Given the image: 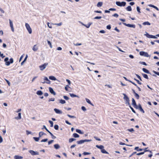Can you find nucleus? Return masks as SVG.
<instances>
[{"instance_id":"f257e3e1","label":"nucleus","mask_w":159,"mask_h":159,"mask_svg":"<svg viewBox=\"0 0 159 159\" xmlns=\"http://www.w3.org/2000/svg\"><path fill=\"white\" fill-rule=\"evenodd\" d=\"M9 58L8 57L5 58L4 61L5 62V64L7 66H9L11 64L13 63L14 60L13 58H11L10 59L9 61H8Z\"/></svg>"},{"instance_id":"f03ea898","label":"nucleus","mask_w":159,"mask_h":159,"mask_svg":"<svg viewBox=\"0 0 159 159\" xmlns=\"http://www.w3.org/2000/svg\"><path fill=\"white\" fill-rule=\"evenodd\" d=\"M123 95H124V99L125 101V103L126 104H128V106L130 105V104L129 103V99L125 93H123Z\"/></svg>"},{"instance_id":"7ed1b4c3","label":"nucleus","mask_w":159,"mask_h":159,"mask_svg":"<svg viewBox=\"0 0 159 159\" xmlns=\"http://www.w3.org/2000/svg\"><path fill=\"white\" fill-rule=\"evenodd\" d=\"M116 3L117 5L120 7H124L126 4V2L123 1L121 2H120L119 1H116Z\"/></svg>"},{"instance_id":"20e7f679","label":"nucleus","mask_w":159,"mask_h":159,"mask_svg":"<svg viewBox=\"0 0 159 159\" xmlns=\"http://www.w3.org/2000/svg\"><path fill=\"white\" fill-rule=\"evenodd\" d=\"M92 141L91 139H84V140H81L77 142V143L78 144H81L85 142H89Z\"/></svg>"},{"instance_id":"39448f33","label":"nucleus","mask_w":159,"mask_h":159,"mask_svg":"<svg viewBox=\"0 0 159 159\" xmlns=\"http://www.w3.org/2000/svg\"><path fill=\"white\" fill-rule=\"evenodd\" d=\"M139 54L141 56H143L145 57H149L150 56L148 55V53L144 51H141L139 52Z\"/></svg>"},{"instance_id":"423d86ee","label":"nucleus","mask_w":159,"mask_h":159,"mask_svg":"<svg viewBox=\"0 0 159 159\" xmlns=\"http://www.w3.org/2000/svg\"><path fill=\"white\" fill-rule=\"evenodd\" d=\"M25 26L27 30L28 31L29 33L30 34H31L32 32V29L29 24L27 23H26L25 24Z\"/></svg>"},{"instance_id":"0eeeda50","label":"nucleus","mask_w":159,"mask_h":159,"mask_svg":"<svg viewBox=\"0 0 159 159\" xmlns=\"http://www.w3.org/2000/svg\"><path fill=\"white\" fill-rule=\"evenodd\" d=\"M48 64V63H45L43 64L40 66L39 67L40 70L42 71L43 70L46 68Z\"/></svg>"},{"instance_id":"6e6552de","label":"nucleus","mask_w":159,"mask_h":159,"mask_svg":"<svg viewBox=\"0 0 159 159\" xmlns=\"http://www.w3.org/2000/svg\"><path fill=\"white\" fill-rule=\"evenodd\" d=\"M29 152L32 156L39 155V154L38 152L37 151H34L32 150H30Z\"/></svg>"},{"instance_id":"1a4fd4ad","label":"nucleus","mask_w":159,"mask_h":159,"mask_svg":"<svg viewBox=\"0 0 159 159\" xmlns=\"http://www.w3.org/2000/svg\"><path fill=\"white\" fill-rule=\"evenodd\" d=\"M146 36L149 38H153V39H157V38L154 35L149 34L148 33H146L144 34Z\"/></svg>"},{"instance_id":"9d476101","label":"nucleus","mask_w":159,"mask_h":159,"mask_svg":"<svg viewBox=\"0 0 159 159\" xmlns=\"http://www.w3.org/2000/svg\"><path fill=\"white\" fill-rule=\"evenodd\" d=\"M123 24L125 26L128 27L133 28H135V25L134 24H127L125 23H123Z\"/></svg>"},{"instance_id":"9b49d317","label":"nucleus","mask_w":159,"mask_h":159,"mask_svg":"<svg viewBox=\"0 0 159 159\" xmlns=\"http://www.w3.org/2000/svg\"><path fill=\"white\" fill-rule=\"evenodd\" d=\"M48 89H49V92L51 94H52L53 95H54V96L56 95V93L54 91L53 89L52 88H51V87H49Z\"/></svg>"},{"instance_id":"f8f14e48","label":"nucleus","mask_w":159,"mask_h":159,"mask_svg":"<svg viewBox=\"0 0 159 159\" xmlns=\"http://www.w3.org/2000/svg\"><path fill=\"white\" fill-rule=\"evenodd\" d=\"M9 23H10V25L11 28V30L13 32H14V27H13V26L12 21L10 19H9Z\"/></svg>"},{"instance_id":"ddd939ff","label":"nucleus","mask_w":159,"mask_h":159,"mask_svg":"<svg viewBox=\"0 0 159 159\" xmlns=\"http://www.w3.org/2000/svg\"><path fill=\"white\" fill-rule=\"evenodd\" d=\"M138 109L141 112L143 113H144L145 112L144 111L142 108V106L140 104H138Z\"/></svg>"},{"instance_id":"4468645a","label":"nucleus","mask_w":159,"mask_h":159,"mask_svg":"<svg viewBox=\"0 0 159 159\" xmlns=\"http://www.w3.org/2000/svg\"><path fill=\"white\" fill-rule=\"evenodd\" d=\"M54 110L57 114H61L62 113V111L59 109L57 108H55L54 109Z\"/></svg>"},{"instance_id":"2eb2a0df","label":"nucleus","mask_w":159,"mask_h":159,"mask_svg":"<svg viewBox=\"0 0 159 159\" xmlns=\"http://www.w3.org/2000/svg\"><path fill=\"white\" fill-rule=\"evenodd\" d=\"M142 70L144 72L146 73L150 74V75L151 74L150 72L147 69L145 68H143L142 69Z\"/></svg>"},{"instance_id":"dca6fc26","label":"nucleus","mask_w":159,"mask_h":159,"mask_svg":"<svg viewBox=\"0 0 159 159\" xmlns=\"http://www.w3.org/2000/svg\"><path fill=\"white\" fill-rule=\"evenodd\" d=\"M38 49V47L37 46V44H35L34 45L33 48H32V50L34 52L36 51Z\"/></svg>"},{"instance_id":"f3484780","label":"nucleus","mask_w":159,"mask_h":159,"mask_svg":"<svg viewBox=\"0 0 159 159\" xmlns=\"http://www.w3.org/2000/svg\"><path fill=\"white\" fill-rule=\"evenodd\" d=\"M44 79L46 81V82L47 84H50L51 81L48 79V78L47 77H44Z\"/></svg>"},{"instance_id":"a211bd4d","label":"nucleus","mask_w":159,"mask_h":159,"mask_svg":"<svg viewBox=\"0 0 159 159\" xmlns=\"http://www.w3.org/2000/svg\"><path fill=\"white\" fill-rule=\"evenodd\" d=\"M49 79H50L51 80H52L55 81V80H57V79H56V78L53 76H49Z\"/></svg>"},{"instance_id":"6ab92c4d","label":"nucleus","mask_w":159,"mask_h":159,"mask_svg":"<svg viewBox=\"0 0 159 159\" xmlns=\"http://www.w3.org/2000/svg\"><path fill=\"white\" fill-rule=\"evenodd\" d=\"M23 157L21 156H19V155H15L14 157V158L15 159H21L23 158Z\"/></svg>"},{"instance_id":"aec40b11","label":"nucleus","mask_w":159,"mask_h":159,"mask_svg":"<svg viewBox=\"0 0 159 159\" xmlns=\"http://www.w3.org/2000/svg\"><path fill=\"white\" fill-rule=\"evenodd\" d=\"M70 95V96L72 97V98H74V97H77L78 98H79V97L78 95H75L73 93H70L69 94Z\"/></svg>"},{"instance_id":"412c9836","label":"nucleus","mask_w":159,"mask_h":159,"mask_svg":"<svg viewBox=\"0 0 159 159\" xmlns=\"http://www.w3.org/2000/svg\"><path fill=\"white\" fill-rule=\"evenodd\" d=\"M36 94L38 95H41L43 94V92L41 90H38L36 92Z\"/></svg>"},{"instance_id":"4be33fe9","label":"nucleus","mask_w":159,"mask_h":159,"mask_svg":"<svg viewBox=\"0 0 159 159\" xmlns=\"http://www.w3.org/2000/svg\"><path fill=\"white\" fill-rule=\"evenodd\" d=\"M96 147L97 148H98L101 149V150L102 149L104 148V146L103 145H96Z\"/></svg>"},{"instance_id":"5701e85b","label":"nucleus","mask_w":159,"mask_h":159,"mask_svg":"<svg viewBox=\"0 0 159 159\" xmlns=\"http://www.w3.org/2000/svg\"><path fill=\"white\" fill-rule=\"evenodd\" d=\"M134 150H137V151H141L143 150V149L139 148L138 147H136L135 148Z\"/></svg>"},{"instance_id":"b1692460","label":"nucleus","mask_w":159,"mask_h":159,"mask_svg":"<svg viewBox=\"0 0 159 159\" xmlns=\"http://www.w3.org/2000/svg\"><path fill=\"white\" fill-rule=\"evenodd\" d=\"M54 148L55 149H58L60 148V146L58 144H56L54 145Z\"/></svg>"},{"instance_id":"393cba45","label":"nucleus","mask_w":159,"mask_h":159,"mask_svg":"<svg viewBox=\"0 0 159 159\" xmlns=\"http://www.w3.org/2000/svg\"><path fill=\"white\" fill-rule=\"evenodd\" d=\"M101 152L103 153L109 154V153L106 151L105 149H103V148L101 150Z\"/></svg>"},{"instance_id":"a878e982","label":"nucleus","mask_w":159,"mask_h":159,"mask_svg":"<svg viewBox=\"0 0 159 159\" xmlns=\"http://www.w3.org/2000/svg\"><path fill=\"white\" fill-rule=\"evenodd\" d=\"M85 100H86V102L89 104L93 106V105L91 102V101H90V100L87 98H85Z\"/></svg>"},{"instance_id":"bb28decb","label":"nucleus","mask_w":159,"mask_h":159,"mask_svg":"<svg viewBox=\"0 0 159 159\" xmlns=\"http://www.w3.org/2000/svg\"><path fill=\"white\" fill-rule=\"evenodd\" d=\"M44 135H45L46 134L43 132H40L39 133V137L40 138Z\"/></svg>"},{"instance_id":"cd10ccee","label":"nucleus","mask_w":159,"mask_h":159,"mask_svg":"<svg viewBox=\"0 0 159 159\" xmlns=\"http://www.w3.org/2000/svg\"><path fill=\"white\" fill-rule=\"evenodd\" d=\"M76 131L80 134H84L83 132H82L80 129H76Z\"/></svg>"},{"instance_id":"c85d7f7f","label":"nucleus","mask_w":159,"mask_h":159,"mask_svg":"<svg viewBox=\"0 0 159 159\" xmlns=\"http://www.w3.org/2000/svg\"><path fill=\"white\" fill-rule=\"evenodd\" d=\"M132 104L134 106H136V102H135V101L134 99V98H132Z\"/></svg>"},{"instance_id":"c756f323","label":"nucleus","mask_w":159,"mask_h":159,"mask_svg":"<svg viewBox=\"0 0 159 159\" xmlns=\"http://www.w3.org/2000/svg\"><path fill=\"white\" fill-rule=\"evenodd\" d=\"M92 24L93 23L92 22H89L87 25H85V26L87 28H88L90 27V25Z\"/></svg>"},{"instance_id":"7c9ffc66","label":"nucleus","mask_w":159,"mask_h":159,"mask_svg":"<svg viewBox=\"0 0 159 159\" xmlns=\"http://www.w3.org/2000/svg\"><path fill=\"white\" fill-rule=\"evenodd\" d=\"M16 119L18 120L21 119V114L20 113H19L18 114V116L15 118Z\"/></svg>"},{"instance_id":"2f4dec72","label":"nucleus","mask_w":159,"mask_h":159,"mask_svg":"<svg viewBox=\"0 0 159 159\" xmlns=\"http://www.w3.org/2000/svg\"><path fill=\"white\" fill-rule=\"evenodd\" d=\"M148 148L147 147V148H145L144 149H143V150L144 151L143 152H150L151 153H152V151H151L148 150H147V149Z\"/></svg>"},{"instance_id":"473e14b6","label":"nucleus","mask_w":159,"mask_h":159,"mask_svg":"<svg viewBox=\"0 0 159 159\" xmlns=\"http://www.w3.org/2000/svg\"><path fill=\"white\" fill-rule=\"evenodd\" d=\"M126 9L128 11H131L132 10V8L130 6H129L126 7Z\"/></svg>"},{"instance_id":"72a5a7b5","label":"nucleus","mask_w":159,"mask_h":159,"mask_svg":"<svg viewBox=\"0 0 159 159\" xmlns=\"http://www.w3.org/2000/svg\"><path fill=\"white\" fill-rule=\"evenodd\" d=\"M103 3L102 2H99L97 4V6L98 7H101Z\"/></svg>"},{"instance_id":"f704fd0d","label":"nucleus","mask_w":159,"mask_h":159,"mask_svg":"<svg viewBox=\"0 0 159 159\" xmlns=\"http://www.w3.org/2000/svg\"><path fill=\"white\" fill-rule=\"evenodd\" d=\"M73 136L75 138H79V135L76 133H74L73 134Z\"/></svg>"},{"instance_id":"c9c22d12","label":"nucleus","mask_w":159,"mask_h":159,"mask_svg":"<svg viewBox=\"0 0 159 159\" xmlns=\"http://www.w3.org/2000/svg\"><path fill=\"white\" fill-rule=\"evenodd\" d=\"M142 74L144 78L147 79H148V77L147 75L144 73H142Z\"/></svg>"},{"instance_id":"e433bc0d","label":"nucleus","mask_w":159,"mask_h":159,"mask_svg":"<svg viewBox=\"0 0 159 159\" xmlns=\"http://www.w3.org/2000/svg\"><path fill=\"white\" fill-rule=\"evenodd\" d=\"M51 136H52V139H55L56 138V137L54 136L50 131L48 132Z\"/></svg>"},{"instance_id":"4c0bfd02","label":"nucleus","mask_w":159,"mask_h":159,"mask_svg":"<svg viewBox=\"0 0 159 159\" xmlns=\"http://www.w3.org/2000/svg\"><path fill=\"white\" fill-rule=\"evenodd\" d=\"M59 102L61 104H64L66 103V101L63 99L59 100Z\"/></svg>"},{"instance_id":"58836bf2","label":"nucleus","mask_w":159,"mask_h":159,"mask_svg":"<svg viewBox=\"0 0 159 159\" xmlns=\"http://www.w3.org/2000/svg\"><path fill=\"white\" fill-rule=\"evenodd\" d=\"M143 25H151V24L150 23H149L148 21H146V22H143Z\"/></svg>"},{"instance_id":"ea45409f","label":"nucleus","mask_w":159,"mask_h":159,"mask_svg":"<svg viewBox=\"0 0 159 159\" xmlns=\"http://www.w3.org/2000/svg\"><path fill=\"white\" fill-rule=\"evenodd\" d=\"M39 137H34L33 139L35 140V141L36 142H38L39 141Z\"/></svg>"},{"instance_id":"a19ab883","label":"nucleus","mask_w":159,"mask_h":159,"mask_svg":"<svg viewBox=\"0 0 159 159\" xmlns=\"http://www.w3.org/2000/svg\"><path fill=\"white\" fill-rule=\"evenodd\" d=\"M129 107L131 109V110L132 112L134 113H136V112L134 110L133 108L132 107H131L130 104V105H129Z\"/></svg>"},{"instance_id":"79ce46f5","label":"nucleus","mask_w":159,"mask_h":159,"mask_svg":"<svg viewBox=\"0 0 159 159\" xmlns=\"http://www.w3.org/2000/svg\"><path fill=\"white\" fill-rule=\"evenodd\" d=\"M134 96L137 99H139V96L138 93H135V94H134Z\"/></svg>"},{"instance_id":"37998d69","label":"nucleus","mask_w":159,"mask_h":159,"mask_svg":"<svg viewBox=\"0 0 159 159\" xmlns=\"http://www.w3.org/2000/svg\"><path fill=\"white\" fill-rule=\"evenodd\" d=\"M47 41L48 44L49 45L50 47L52 48V45L51 42L48 40H47Z\"/></svg>"},{"instance_id":"c03bdc74","label":"nucleus","mask_w":159,"mask_h":159,"mask_svg":"<svg viewBox=\"0 0 159 159\" xmlns=\"http://www.w3.org/2000/svg\"><path fill=\"white\" fill-rule=\"evenodd\" d=\"M67 116L69 117L70 118H76V117L73 116H71L69 114H67Z\"/></svg>"},{"instance_id":"a18cd8bd","label":"nucleus","mask_w":159,"mask_h":159,"mask_svg":"<svg viewBox=\"0 0 159 159\" xmlns=\"http://www.w3.org/2000/svg\"><path fill=\"white\" fill-rule=\"evenodd\" d=\"M49 122L50 124L51 127H52L53 126V122L52 121L50 120H49Z\"/></svg>"},{"instance_id":"49530a36","label":"nucleus","mask_w":159,"mask_h":159,"mask_svg":"<svg viewBox=\"0 0 159 159\" xmlns=\"http://www.w3.org/2000/svg\"><path fill=\"white\" fill-rule=\"evenodd\" d=\"M139 63L145 66H147V65L145 62L143 61H140Z\"/></svg>"},{"instance_id":"de8ad7c7","label":"nucleus","mask_w":159,"mask_h":159,"mask_svg":"<svg viewBox=\"0 0 159 159\" xmlns=\"http://www.w3.org/2000/svg\"><path fill=\"white\" fill-rule=\"evenodd\" d=\"M54 128L56 129V130H58V128H59V126L58 125H54Z\"/></svg>"},{"instance_id":"09e8293b","label":"nucleus","mask_w":159,"mask_h":159,"mask_svg":"<svg viewBox=\"0 0 159 159\" xmlns=\"http://www.w3.org/2000/svg\"><path fill=\"white\" fill-rule=\"evenodd\" d=\"M45 129V130L48 132L49 131L47 129L46 126L44 125H43V128H42V129Z\"/></svg>"},{"instance_id":"8fccbe9b","label":"nucleus","mask_w":159,"mask_h":159,"mask_svg":"<svg viewBox=\"0 0 159 159\" xmlns=\"http://www.w3.org/2000/svg\"><path fill=\"white\" fill-rule=\"evenodd\" d=\"M52 24L53 25H57L58 26H60L62 25V22H60L59 23Z\"/></svg>"},{"instance_id":"3c124183","label":"nucleus","mask_w":159,"mask_h":159,"mask_svg":"<svg viewBox=\"0 0 159 159\" xmlns=\"http://www.w3.org/2000/svg\"><path fill=\"white\" fill-rule=\"evenodd\" d=\"M136 9L137 11L139 13H140L141 12L140 11V8L139 6H137L136 7Z\"/></svg>"},{"instance_id":"603ef678","label":"nucleus","mask_w":159,"mask_h":159,"mask_svg":"<svg viewBox=\"0 0 159 159\" xmlns=\"http://www.w3.org/2000/svg\"><path fill=\"white\" fill-rule=\"evenodd\" d=\"M134 80L136 81H137V83L139 84H142V83L141 82H140L138 80H137V79H136V78H134Z\"/></svg>"},{"instance_id":"864d4df0","label":"nucleus","mask_w":159,"mask_h":159,"mask_svg":"<svg viewBox=\"0 0 159 159\" xmlns=\"http://www.w3.org/2000/svg\"><path fill=\"white\" fill-rule=\"evenodd\" d=\"M136 75V76L141 81H142V79L141 78V77L139 75H138V74H135Z\"/></svg>"},{"instance_id":"5fc2aeb1","label":"nucleus","mask_w":159,"mask_h":159,"mask_svg":"<svg viewBox=\"0 0 159 159\" xmlns=\"http://www.w3.org/2000/svg\"><path fill=\"white\" fill-rule=\"evenodd\" d=\"M63 97L66 100L69 99V98L66 96H63Z\"/></svg>"},{"instance_id":"6e6d98bb","label":"nucleus","mask_w":159,"mask_h":159,"mask_svg":"<svg viewBox=\"0 0 159 159\" xmlns=\"http://www.w3.org/2000/svg\"><path fill=\"white\" fill-rule=\"evenodd\" d=\"M101 18H102V17L101 16H96V17H95L94 18V19H101Z\"/></svg>"},{"instance_id":"4d7b16f0","label":"nucleus","mask_w":159,"mask_h":159,"mask_svg":"<svg viewBox=\"0 0 159 159\" xmlns=\"http://www.w3.org/2000/svg\"><path fill=\"white\" fill-rule=\"evenodd\" d=\"M81 109L84 111H85L86 110L85 107L84 106H82L81 107Z\"/></svg>"},{"instance_id":"13d9d810","label":"nucleus","mask_w":159,"mask_h":159,"mask_svg":"<svg viewBox=\"0 0 159 159\" xmlns=\"http://www.w3.org/2000/svg\"><path fill=\"white\" fill-rule=\"evenodd\" d=\"M48 140V139H43L41 141V142H47Z\"/></svg>"},{"instance_id":"bf43d9fd","label":"nucleus","mask_w":159,"mask_h":159,"mask_svg":"<svg viewBox=\"0 0 159 159\" xmlns=\"http://www.w3.org/2000/svg\"><path fill=\"white\" fill-rule=\"evenodd\" d=\"M112 16L117 18L118 17L119 15L115 13L112 15Z\"/></svg>"},{"instance_id":"052dcab7","label":"nucleus","mask_w":159,"mask_h":159,"mask_svg":"<svg viewBox=\"0 0 159 159\" xmlns=\"http://www.w3.org/2000/svg\"><path fill=\"white\" fill-rule=\"evenodd\" d=\"M94 138L97 140L99 141H101V139L98 138L96 136H94Z\"/></svg>"},{"instance_id":"680f3d73","label":"nucleus","mask_w":159,"mask_h":159,"mask_svg":"<svg viewBox=\"0 0 159 159\" xmlns=\"http://www.w3.org/2000/svg\"><path fill=\"white\" fill-rule=\"evenodd\" d=\"M144 152H139V153H136V155H143V154H144Z\"/></svg>"},{"instance_id":"e2e57ef3","label":"nucleus","mask_w":159,"mask_h":159,"mask_svg":"<svg viewBox=\"0 0 159 159\" xmlns=\"http://www.w3.org/2000/svg\"><path fill=\"white\" fill-rule=\"evenodd\" d=\"M55 101V98H50L48 102H50V101Z\"/></svg>"},{"instance_id":"0e129e2a","label":"nucleus","mask_w":159,"mask_h":159,"mask_svg":"<svg viewBox=\"0 0 159 159\" xmlns=\"http://www.w3.org/2000/svg\"><path fill=\"white\" fill-rule=\"evenodd\" d=\"M83 154L84 155H89L90 154V153L89 152H84L83 153Z\"/></svg>"},{"instance_id":"69168bd1","label":"nucleus","mask_w":159,"mask_h":159,"mask_svg":"<svg viewBox=\"0 0 159 159\" xmlns=\"http://www.w3.org/2000/svg\"><path fill=\"white\" fill-rule=\"evenodd\" d=\"M153 72L155 74L159 76V72H156L154 70H153Z\"/></svg>"},{"instance_id":"338daca9","label":"nucleus","mask_w":159,"mask_h":159,"mask_svg":"<svg viewBox=\"0 0 159 159\" xmlns=\"http://www.w3.org/2000/svg\"><path fill=\"white\" fill-rule=\"evenodd\" d=\"M107 29L108 30H110L111 29V26L110 25H108L107 26Z\"/></svg>"},{"instance_id":"774afa93","label":"nucleus","mask_w":159,"mask_h":159,"mask_svg":"<svg viewBox=\"0 0 159 159\" xmlns=\"http://www.w3.org/2000/svg\"><path fill=\"white\" fill-rule=\"evenodd\" d=\"M128 131L130 132H132L134 131V130L133 128L128 129Z\"/></svg>"}]
</instances>
